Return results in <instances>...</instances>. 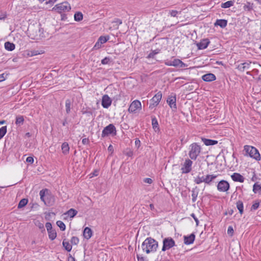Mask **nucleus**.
<instances>
[{
    "label": "nucleus",
    "instance_id": "obj_1",
    "mask_svg": "<svg viewBox=\"0 0 261 261\" xmlns=\"http://www.w3.org/2000/svg\"><path fill=\"white\" fill-rule=\"evenodd\" d=\"M158 246V243L155 240L151 238H148L142 243V248L146 253H149L151 252H155Z\"/></svg>",
    "mask_w": 261,
    "mask_h": 261
},
{
    "label": "nucleus",
    "instance_id": "obj_2",
    "mask_svg": "<svg viewBox=\"0 0 261 261\" xmlns=\"http://www.w3.org/2000/svg\"><path fill=\"white\" fill-rule=\"evenodd\" d=\"M244 150L245 152L244 155L249 156L256 161H259L260 160V154L255 147L249 145H245Z\"/></svg>",
    "mask_w": 261,
    "mask_h": 261
},
{
    "label": "nucleus",
    "instance_id": "obj_3",
    "mask_svg": "<svg viewBox=\"0 0 261 261\" xmlns=\"http://www.w3.org/2000/svg\"><path fill=\"white\" fill-rule=\"evenodd\" d=\"M47 192L48 190L46 189L41 190L39 192L40 199L46 205H52L54 202V198L51 195L46 194V193Z\"/></svg>",
    "mask_w": 261,
    "mask_h": 261
},
{
    "label": "nucleus",
    "instance_id": "obj_4",
    "mask_svg": "<svg viewBox=\"0 0 261 261\" xmlns=\"http://www.w3.org/2000/svg\"><path fill=\"white\" fill-rule=\"evenodd\" d=\"M189 155L191 160H195L200 154L201 148L197 143H193L190 146Z\"/></svg>",
    "mask_w": 261,
    "mask_h": 261
},
{
    "label": "nucleus",
    "instance_id": "obj_5",
    "mask_svg": "<svg viewBox=\"0 0 261 261\" xmlns=\"http://www.w3.org/2000/svg\"><path fill=\"white\" fill-rule=\"evenodd\" d=\"M116 128L113 124H110L104 128L102 132L101 137L105 138L110 135L115 136L116 135Z\"/></svg>",
    "mask_w": 261,
    "mask_h": 261
},
{
    "label": "nucleus",
    "instance_id": "obj_6",
    "mask_svg": "<svg viewBox=\"0 0 261 261\" xmlns=\"http://www.w3.org/2000/svg\"><path fill=\"white\" fill-rule=\"evenodd\" d=\"M58 12L61 13L63 12H68L71 9L70 6L67 2H64L56 5L53 8Z\"/></svg>",
    "mask_w": 261,
    "mask_h": 261
},
{
    "label": "nucleus",
    "instance_id": "obj_7",
    "mask_svg": "<svg viewBox=\"0 0 261 261\" xmlns=\"http://www.w3.org/2000/svg\"><path fill=\"white\" fill-rule=\"evenodd\" d=\"M163 245L162 249L163 251L168 250L175 246L174 241L170 237L165 238L163 240Z\"/></svg>",
    "mask_w": 261,
    "mask_h": 261
},
{
    "label": "nucleus",
    "instance_id": "obj_8",
    "mask_svg": "<svg viewBox=\"0 0 261 261\" xmlns=\"http://www.w3.org/2000/svg\"><path fill=\"white\" fill-rule=\"evenodd\" d=\"M162 97V94L161 92H158L151 99V103L149 105V109H152L153 108L156 107L160 102Z\"/></svg>",
    "mask_w": 261,
    "mask_h": 261
},
{
    "label": "nucleus",
    "instance_id": "obj_9",
    "mask_svg": "<svg viewBox=\"0 0 261 261\" xmlns=\"http://www.w3.org/2000/svg\"><path fill=\"white\" fill-rule=\"evenodd\" d=\"M217 188L219 192H225L229 190L230 185L226 180H221L218 183Z\"/></svg>",
    "mask_w": 261,
    "mask_h": 261
},
{
    "label": "nucleus",
    "instance_id": "obj_10",
    "mask_svg": "<svg viewBox=\"0 0 261 261\" xmlns=\"http://www.w3.org/2000/svg\"><path fill=\"white\" fill-rule=\"evenodd\" d=\"M193 162L189 159H186L182 167L181 168V173L182 174H187L190 172L192 170V166Z\"/></svg>",
    "mask_w": 261,
    "mask_h": 261
},
{
    "label": "nucleus",
    "instance_id": "obj_11",
    "mask_svg": "<svg viewBox=\"0 0 261 261\" xmlns=\"http://www.w3.org/2000/svg\"><path fill=\"white\" fill-rule=\"evenodd\" d=\"M176 101V97L174 94H171L167 99V102L173 111L177 109Z\"/></svg>",
    "mask_w": 261,
    "mask_h": 261
},
{
    "label": "nucleus",
    "instance_id": "obj_12",
    "mask_svg": "<svg viewBox=\"0 0 261 261\" xmlns=\"http://www.w3.org/2000/svg\"><path fill=\"white\" fill-rule=\"evenodd\" d=\"M141 108V103L138 100L133 101L129 106L128 111L130 113H135L138 109Z\"/></svg>",
    "mask_w": 261,
    "mask_h": 261
},
{
    "label": "nucleus",
    "instance_id": "obj_13",
    "mask_svg": "<svg viewBox=\"0 0 261 261\" xmlns=\"http://www.w3.org/2000/svg\"><path fill=\"white\" fill-rule=\"evenodd\" d=\"M112 103V100L107 94L104 95L102 97L101 105L104 108H108Z\"/></svg>",
    "mask_w": 261,
    "mask_h": 261
},
{
    "label": "nucleus",
    "instance_id": "obj_14",
    "mask_svg": "<svg viewBox=\"0 0 261 261\" xmlns=\"http://www.w3.org/2000/svg\"><path fill=\"white\" fill-rule=\"evenodd\" d=\"M210 43V41L208 39H203L197 43V46L199 49H204L207 47Z\"/></svg>",
    "mask_w": 261,
    "mask_h": 261
},
{
    "label": "nucleus",
    "instance_id": "obj_15",
    "mask_svg": "<svg viewBox=\"0 0 261 261\" xmlns=\"http://www.w3.org/2000/svg\"><path fill=\"white\" fill-rule=\"evenodd\" d=\"M251 63V62L250 61L241 63L238 65L237 69L241 72H244L245 70L249 69Z\"/></svg>",
    "mask_w": 261,
    "mask_h": 261
},
{
    "label": "nucleus",
    "instance_id": "obj_16",
    "mask_svg": "<svg viewBox=\"0 0 261 261\" xmlns=\"http://www.w3.org/2000/svg\"><path fill=\"white\" fill-rule=\"evenodd\" d=\"M184 238V243L186 245H190L192 244L195 240V234L191 233L189 236H185Z\"/></svg>",
    "mask_w": 261,
    "mask_h": 261
},
{
    "label": "nucleus",
    "instance_id": "obj_17",
    "mask_svg": "<svg viewBox=\"0 0 261 261\" xmlns=\"http://www.w3.org/2000/svg\"><path fill=\"white\" fill-rule=\"evenodd\" d=\"M172 62V66L175 67H186L188 66V65L184 63L183 62H182L180 60L178 59H174Z\"/></svg>",
    "mask_w": 261,
    "mask_h": 261
},
{
    "label": "nucleus",
    "instance_id": "obj_18",
    "mask_svg": "<svg viewBox=\"0 0 261 261\" xmlns=\"http://www.w3.org/2000/svg\"><path fill=\"white\" fill-rule=\"evenodd\" d=\"M202 79L205 82H210L215 81L216 77L213 73H209L203 75Z\"/></svg>",
    "mask_w": 261,
    "mask_h": 261
},
{
    "label": "nucleus",
    "instance_id": "obj_19",
    "mask_svg": "<svg viewBox=\"0 0 261 261\" xmlns=\"http://www.w3.org/2000/svg\"><path fill=\"white\" fill-rule=\"evenodd\" d=\"M232 179L234 181H239L240 182H243L244 181V177L238 173H234L231 175Z\"/></svg>",
    "mask_w": 261,
    "mask_h": 261
},
{
    "label": "nucleus",
    "instance_id": "obj_20",
    "mask_svg": "<svg viewBox=\"0 0 261 261\" xmlns=\"http://www.w3.org/2000/svg\"><path fill=\"white\" fill-rule=\"evenodd\" d=\"M205 176L202 175L200 172H199L198 175L196 177H194V182L197 185H199L202 182L205 183Z\"/></svg>",
    "mask_w": 261,
    "mask_h": 261
},
{
    "label": "nucleus",
    "instance_id": "obj_21",
    "mask_svg": "<svg viewBox=\"0 0 261 261\" xmlns=\"http://www.w3.org/2000/svg\"><path fill=\"white\" fill-rule=\"evenodd\" d=\"M201 140L206 146L214 145L218 143V141L217 140H211L204 138H202Z\"/></svg>",
    "mask_w": 261,
    "mask_h": 261
},
{
    "label": "nucleus",
    "instance_id": "obj_22",
    "mask_svg": "<svg viewBox=\"0 0 261 261\" xmlns=\"http://www.w3.org/2000/svg\"><path fill=\"white\" fill-rule=\"evenodd\" d=\"M217 176L214 174H207L205 175V184L208 185H211L212 182L215 179Z\"/></svg>",
    "mask_w": 261,
    "mask_h": 261
},
{
    "label": "nucleus",
    "instance_id": "obj_23",
    "mask_svg": "<svg viewBox=\"0 0 261 261\" xmlns=\"http://www.w3.org/2000/svg\"><path fill=\"white\" fill-rule=\"evenodd\" d=\"M227 24V21L225 19H217L215 22V26H219L221 28H224Z\"/></svg>",
    "mask_w": 261,
    "mask_h": 261
},
{
    "label": "nucleus",
    "instance_id": "obj_24",
    "mask_svg": "<svg viewBox=\"0 0 261 261\" xmlns=\"http://www.w3.org/2000/svg\"><path fill=\"white\" fill-rule=\"evenodd\" d=\"M243 9L245 11H251L253 9V4L247 2L244 4Z\"/></svg>",
    "mask_w": 261,
    "mask_h": 261
},
{
    "label": "nucleus",
    "instance_id": "obj_25",
    "mask_svg": "<svg viewBox=\"0 0 261 261\" xmlns=\"http://www.w3.org/2000/svg\"><path fill=\"white\" fill-rule=\"evenodd\" d=\"M44 51L42 50H38L35 49H32L28 51V55L30 57L35 56L38 55L43 54Z\"/></svg>",
    "mask_w": 261,
    "mask_h": 261
},
{
    "label": "nucleus",
    "instance_id": "obj_26",
    "mask_svg": "<svg viewBox=\"0 0 261 261\" xmlns=\"http://www.w3.org/2000/svg\"><path fill=\"white\" fill-rule=\"evenodd\" d=\"M62 153L64 154H67L69 153V147L68 143L64 142L61 146Z\"/></svg>",
    "mask_w": 261,
    "mask_h": 261
},
{
    "label": "nucleus",
    "instance_id": "obj_27",
    "mask_svg": "<svg viewBox=\"0 0 261 261\" xmlns=\"http://www.w3.org/2000/svg\"><path fill=\"white\" fill-rule=\"evenodd\" d=\"M15 45L14 43L7 41L5 43V48L8 51H12L15 49Z\"/></svg>",
    "mask_w": 261,
    "mask_h": 261
},
{
    "label": "nucleus",
    "instance_id": "obj_28",
    "mask_svg": "<svg viewBox=\"0 0 261 261\" xmlns=\"http://www.w3.org/2000/svg\"><path fill=\"white\" fill-rule=\"evenodd\" d=\"M199 190L197 187H196L195 188H193L192 190V202H195L196 201L197 197L198 194Z\"/></svg>",
    "mask_w": 261,
    "mask_h": 261
},
{
    "label": "nucleus",
    "instance_id": "obj_29",
    "mask_svg": "<svg viewBox=\"0 0 261 261\" xmlns=\"http://www.w3.org/2000/svg\"><path fill=\"white\" fill-rule=\"evenodd\" d=\"M63 246L68 252H70L72 249V245L65 239L63 241Z\"/></svg>",
    "mask_w": 261,
    "mask_h": 261
},
{
    "label": "nucleus",
    "instance_id": "obj_30",
    "mask_svg": "<svg viewBox=\"0 0 261 261\" xmlns=\"http://www.w3.org/2000/svg\"><path fill=\"white\" fill-rule=\"evenodd\" d=\"M48 233L49 238L54 240L57 237V232L56 229H47Z\"/></svg>",
    "mask_w": 261,
    "mask_h": 261
},
{
    "label": "nucleus",
    "instance_id": "obj_31",
    "mask_svg": "<svg viewBox=\"0 0 261 261\" xmlns=\"http://www.w3.org/2000/svg\"><path fill=\"white\" fill-rule=\"evenodd\" d=\"M92 235V229H84L83 236L87 240L89 239Z\"/></svg>",
    "mask_w": 261,
    "mask_h": 261
},
{
    "label": "nucleus",
    "instance_id": "obj_32",
    "mask_svg": "<svg viewBox=\"0 0 261 261\" xmlns=\"http://www.w3.org/2000/svg\"><path fill=\"white\" fill-rule=\"evenodd\" d=\"M24 122V117L23 116L19 115L16 117L15 124L18 126L21 125Z\"/></svg>",
    "mask_w": 261,
    "mask_h": 261
},
{
    "label": "nucleus",
    "instance_id": "obj_33",
    "mask_svg": "<svg viewBox=\"0 0 261 261\" xmlns=\"http://www.w3.org/2000/svg\"><path fill=\"white\" fill-rule=\"evenodd\" d=\"M151 120L152 128L155 131L159 130V124L156 118L155 117H153L152 118Z\"/></svg>",
    "mask_w": 261,
    "mask_h": 261
},
{
    "label": "nucleus",
    "instance_id": "obj_34",
    "mask_svg": "<svg viewBox=\"0 0 261 261\" xmlns=\"http://www.w3.org/2000/svg\"><path fill=\"white\" fill-rule=\"evenodd\" d=\"M236 204L237 207L238 209L239 213L241 214H242L244 211V205L243 202L242 201L239 200L237 202Z\"/></svg>",
    "mask_w": 261,
    "mask_h": 261
},
{
    "label": "nucleus",
    "instance_id": "obj_35",
    "mask_svg": "<svg viewBox=\"0 0 261 261\" xmlns=\"http://www.w3.org/2000/svg\"><path fill=\"white\" fill-rule=\"evenodd\" d=\"M71 106V100L69 99H66V101H65V108H66V112L67 114H69L70 113Z\"/></svg>",
    "mask_w": 261,
    "mask_h": 261
},
{
    "label": "nucleus",
    "instance_id": "obj_36",
    "mask_svg": "<svg viewBox=\"0 0 261 261\" xmlns=\"http://www.w3.org/2000/svg\"><path fill=\"white\" fill-rule=\"evenodd\" d=\"M234 4L233 1H228L225 3L221 4V7L223 8H228L232 6Z\"/></svg>",
    "mask_w": 261,
    "mask_h": 261
},
{
    "label": "nucleus",
    "instance_id": "obj_37",
    "mask_svg": "<svg viewBox=\"0 0 261 261\" xmlns=\"http://www.w3.org/2000/svg\"><path fill=\"white\" fill-rule=\"evenodd\" d=\"M253 191L254 193L258 192L259 194H261V185L255 183L253 186Z\"/></svg>",
    "mask_w": 261,
    "mask_h": 261
},
{
    "label": "nucleus",
    "instance_id": "obj_38",
    "mask_svg": "<svg viewBox=\"0 0 261 261\" xmlns=\"http://www.w3.org/2000/svg\"><path fill=\"white\" fill-rule=\"evenodd\" d=\"M77 211L73 208H70L69 210H68L66 213L65 214V215H67L68 216L70 217V218H73L74 217L76 214Z\"/></svg>",
    "mask_w": 261,
    "mask_h": 261
},
{
    "label": "nucleus",
    "instance_id": "obj_39",
    "mask_svg": "<svg viewBox=\"0 0 261 261\" xmlns=\"http://www.w3.org/2000/svg\"><path fill=\"white\" fill-rule=\"evenodd\" d=\"M74 20L76 21H81L83 18V14L81 12H76L74 15Z\"/></svg>",
    "mask_w": 261,
    "mask_h": 261
},
{
    "label": "nucleus",
    "instance_id": "obj_40",
    "mask_svg": "<svg viewBox=\"0 0 261 261\" xmlns=\"http://www.w3.org/2000/svg\"><path fill=\"white\" fill-rule=\"evenodd\" d=\"M28 200L27 199H25V198L22 199L19 201V202L18 203V208H20L24 207V206H25L27 205V204L28 203Z\"/></svg>",
    "mask_w": 261,
    "mask_h": 261
},
{
    "label": "nucleus",
    "instance_id": "obj_41",
    "mask_svg": "<svg viewBox=\"0 0 261 261\" xmlns=\"http://www.w3.org/2000/svg\"><path fill=\"white\" fill-rule=\"evenodd\" d=\"M7 126H4L0 128V140L6 135L7 133Z\"/></svg>",
    "mask_w": 261,
    "mask_h": 261
},
{
    "label": "nucleus",
    "instance_id": "obj_42",
    "mask_svg": "<svg viewBox=\"0 0 261 261\" xmlns=\"http://www.w3.org/2000/svg\"><path fill=\"white\" fill-rule=\"evenodd\" d=\"M160 50L159 49H155L154 50H151V51L149 54V55L147 56V58L150 59V58H154V57L155 55L159 53Z\"/></svg>",
    "mask_w": 261,
    "mask_h": 261
},
{
    "label": "nucleus",
    "instance_id": "obj_43",
    "mask_svg": "<svg viewBox=\"0 0 261 261\" xmlns=\"http://www.w3.org/2000/svg\"><path fill=\"white\" fill-rule=\"evenodd\" d=\"M109 39V37H107L106 36H100L98 39V41L100 42V44H103L106 43Z\"/></svg>",
    "mask_w": 261,
    "mask_h": 261
},
{
    "label": "nucleus",
    "instance_id": "obj_44",
    "mask_svg": "<svg viewBox=\"0 0 261 261\" xmlns=\"http://www.w3.org/2000/svg\"><path fill=\"white\" fill-rule=\"evenodd\" d=\"M71 245H77L79 242V239L77 237H72L70 240Z\"/></svg>",
    "mask_w": 261,
    "mask_h": 261
},
{
    "label": "nucleus",
    "instance_id": "obj_45",
    "mask_svg": "<svg viewBox=\"0 0 261 261\" xmlns=\"http://www.w3.org/2000/svg\"><path fill=\"white\" fill-rule=\"evenodd\" d=\"M89 109L87 108H86V109L83 108L81 111L82 114H87L89 116L91 115L92 114V113L91 111L89 110Z\"/></svg>",
    "mask_w": 261,
    "mask_h": 261
},
{
    "label": "nucleus",
    "instance_id": "obj_46",
    "mask_svg": "<svg viewBox=\"0 0 261 261\" xmlns=\"http://www.w3.org/2000/svg\"><path fill=\"white\" fill-rule=\"evenodd\" d=\"M110 62V58L109 57H105L104 59H103L101 60V64L105 65V64H108L109 62Z\"/></svg>",
    "mask_w": 261,
    "mask_h": 261
},
{
    "label": "nucleus",
    "instance_id": "obj_47",
    "mask_svg": "<svg viewBox=\"0 0 261 261\" xmlns=\"http://www.w3.org/2000/svg\"><path fill=\"white\" fill-rule=\"evenodd\" d=\"M56 223L60 228H65V225L62 221H58Z\"/></svg>",
    "mask_w": 261,
    "mask_h": 261
},
{
    "label": "nucleus",
    "instance_id": "obj_48",
    "mask_svg": "<svg viewBox=\"0 0 261 261\" xmlns=\"http://www.w3.org/2000/svg\"><path fill=\"white\" fill-rule=\"evenodd\" d=\"M259 205V202H255L254 204H252L251 206V210H257Z\"/></svg>",
    "mask_w": 261,
    "mask_h": 261
},
{
    "label": "nucleus",
    "instance_id": "obj_49",
    "mask_svg": "<svg viewBox=\"0 0 261 261\" xmlns=\"http://www.w3.org/2000/svg\"><path fill=\"white\" fill-rule=\"evenodd\" d=\"M26 162L32 164L34 163V158L32 156H28L26 159Z\"/></svg>",
    "mask_w": 261,
    "mask_h": 261
},
{
    "label": "nucleus",
    "instance_id": "obj_50",
    "mask_svg": "<svg viewBox=\"0 0 261 261\" xmlns=\"http://www.w3.org/2000/svg\"><path fill=\"white\" fill-rule=\"evenodd\" d=\"M178 13V12L176 10H171L170 11V14L172 17H176L177 14Z\"/></svg>",
    "mask_w": 261,
    "mask_h": 261
},
{
    "label": "nucleus",
    "instance_id": "obj_51",
    "mask_svg": "<svg viewBox=\"0 0 261 261\" xmlns=\"http://www.w3.org/2000/svg\"><path fill=\"white\" fill-rule=\"evenodd\" d=\"M113 22L116 23L117 26H118L122 23V20L118 18H115Z\"/></svg>",
    "mask_w": 261,
    "mask_h": 261
},
{
    "label": "nucleus",
    "instance_id": "obj_52",
    "mask_svg": "<svg viewBox=\"0 0 261 261\" xmlns=\"http://www.w3.org/2000/svg\"><path fill=\"white\" fill-rule=\"evenodd\" d=\"M144 181L146 183L151 184L153 181L152 179L150 178H146L144 179Z\"/></svg>",
    "mask_w": 261,
    "mask_h": 261
},
{
    "label": "nucleus",
    "instance_id": "obj_53",
    "mask_svg": "<svg viewBox=\"0 0 261 261\" xmlns=\"http://www.w3.org/2000/svg\"><path fill=\"white\" fill-rule=\"evenodd\" d=\"M164 63L167 66H172V62L171 61L166 60Z\"/></svg>",
    "mask_w": 261,
    "mask_h": 261
},
{
    "label": "nucleus",
    "instance_id": "obj_54",
    "mask_svg": "<svg viewBox=\"0 0 261 261\" xmlns=\"http://www.w3.org/2000/svg\"><path fill=\"white\" fill-rule=\"evenodd\" d=\"M101 44H100V42L97 41V42L95 43V44L94 46V48H95V49L99 48L101 47Z\"/></svg>",
    "mask_w": 261,
    "mask_h": 261
},
{
    "label": "nucleus",
    "instance_id": "obj_55",
    "mask_svg": "<svg viewBox=\"0 0 261 261\" xmlns=\"http://www.w3.org/2000/svg\"><path fill=\"white\" fill-rule=\"evenodd\" d=\"M234 233V229H227V234L230 237L232 236Z\"/></svg>",
    "mask_w": 261,
    "mask_h": 261
},
{
    "label": "nucleus",
    "instance_id": "obj_56",
    "mask_svg": "<svg viewBox=\"0 0 261 261\" xmlns=\"http://www.w3.org/2000/svg\"><path fill=\"white\" fill-rule=\"evenodd\" d=\"M45 227L46 228H52V224L50 222H46L45 223Z\"/></svg>",
    "mask_w": 261,
    "mask_h": 261
},
{
    "label": "nucleus",
    "instance_id": "obj_57",
    "mask_svg": "<svg viewBox=\"0 0 261 261\" xmlns=\"http://www.w3.org/2000/svg\"><path fill=\"white\" fill-rule=\"evenodd\" d=\"M68 261H75V259L74 257L69 254L68 257Z\"/></svg>",
    "mask_w": 261,
    "mask_h": 261
},
{
    "label": "nucleus",
    "instance_id": "obj_58",
    "mask_svg": "<svg viewBox=\"0 0 261 261\" xmlns=\"http://www.w3.org/2000/svg\"><path fill=\"white\" fill-rule=\"evenodd\" d=\"M137 257L138 259V261H145L144 257L142 256H140L139 255H137Z\"/></svg>",
    "mask_w": 261,
    "mask_h": 261
},
{
    "label": "nucleus",
    "instance_id": "obj_59",
    "mask_svg": "<svg viewBox=\"0 0 261 261\" xmlns=\"http://www.w3.org/2000/svg\"><path fill=\"white\" fill-rule=\"evenodd\" d=\"M82 143L83 144H87L89 143V140L87 138H84L82 140Z\"/></svg>",
    "mask_w": 261,
    "mask_h": 261
},
{
    "label": "nucleus",
    "instance_id": "obj_60",
    "mask_svg": "<svg viewBox=\"0 0 261 261\" xmlns=\"http://www.w3.org/2000/svg\"><path fill=\"white\" fill-rule=\"evenodd\" d=\"M5 80V74L3 73L0 74V82Z\"/></svg>",
    "mask_w": 261,
    "mask_h": 261
},
{
    "label": "nucleus",
    "instance_id": "obj_61",
    "mask_svg": "<svg viewBox=\"0 0 261 261\" xmlns=\"http://www.w3.org/2000/svg\"><path fill=\"white\" fill-rule=\"evenodd\" d=\"M108 150L109 152L112 153L113 151V146L112 145H110L108 147Z\"/></svg>",
    "mask_w": 261,
    "mask_h": 261
},
{
    "label": "nucleus",
    "instance_id": "obj_62",
    "mask_svg": "<svg viewBox=\"0 0 261 261\" xmlns=\"http://www.w3.org/2000/svg\"><path fill=\"white\" fill-rule=\"evenodd\" d=\"M180 141L181 142V143L184 144V143H185L187 142V140L186 139H185V137L183 136V137H180Z\"/></svg>",
    "mask_w": 261,
    "mask_h": 261
},
{
    "label": "nucleus",
    "instance_id": "obj_63",
    "mask_svg": "<svg viewBox=\"0 0 261 261\" xmlns=\"http://www.w3.org/2000/svg\"><path fill=\"white\" fill-rule=\"evenodd\" d=\"M57 0H49L48 2H46V4H54L55 2H56Z\"/></svg>",
    "mask_w": 261,
    "mask_h": 261
},
{
    "label": "nucleus",
    "instance_id": "obj_64",
    "mask_svg": "<svg viewBox=\"0 0 261 261\" xmlns=\"http://www.w3.org/2000/svg\"><path fill=\"white\" fill-rule=\"evenodd\" d=\"M135 144H136V145L138 146V147H139L140 145V141L138 139H136Z\"/></svg>",
    "mask_w": 261,
    "mask_h": 261
}]
</instances>
